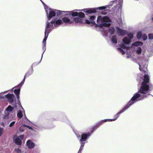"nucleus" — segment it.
Wrapping results in <instances>:
<instances>
[{"mask_svg":"<svg viewBox=\"0 0 153 153\" xmlns=\"http://www.w3.org/2000/svg\"><path fill=\"white\" fill-rule=\"evenodd\" d=\"M147 61L143 59L140 58L138 60L137 63L139 65V69L141 73H143V75L139 74L137 79V80L139 82L143 81L140 88L137 92L134 94L127 105L116 114V118L114 119L115 120L118 118L120 114L124 112L134 103L150 95L149 93V85L148 83L149 81V78L147 73Z\"/></svg>","mask_w":153,"mask_h":153,"instance_id":"1","label":"nucleus"},{"mask_svg":"<svg viewBox=\"0 0 153 153\" xmlns=\"http://www.w3.org/2000/svg\"><path fill=\"white\" fill-rule=\"evenodd\" d=\"M111 20L109 17L106 16H98L96 25L100 27H108L111 23Z\"/></svg>","mask_w":153,"mask_h":153,"instance_id":"2","label":"nucleus"},{"mask_svg":"<svg viewBox=\"0 0 153 153\" xmlns=\"http://www.w3.org/2000/svg\"><path fill=\"white\" fill-rule=\"evenodd\" d=\"M127 36L129 38H128L127 37H124L123 40V41L124 44H123L121 45L120 46V48H117L118 50L123 55L125 53L124 51L121 48H122L123 49H126L127 50H128L129 49V48L127 46V45L130 43L131 40L132 39L133 37V34L131 33H128Z\"/></svg>","mask_w":153,"mask_h":153,"instance_id":"3","label":"nucleus"},{"mask_svg":"<svg viewBox=\"0 0 153 153\" xmlns=\"http://www.w3.org/2000/svg\"><path fill=\"white\" fill-rule=\"evenodd\" d=\"M54 21L52 20L50 22H47L45 32V37L43 40L42 43L43 45V49L44 51L46 49V42L48 37L49 33L53 28Z\"/></svg>","mask_w":153,"mask_h":153,"instance_id":"4","label":"nucleus"},{"mask_svg":"<svg viewBox=\"0 0 153 153\" xmlns=\"http://www.w3.org/2000/svg\"><path fill=\"white\" fill-rule=\"evenodd\" d=\"M42 3H43L48 20H50L52 17L54 16L56 13L60 15L63 14V13L65 12V11H60L51 9L44 4L43 2H42Z\"/></svg>","mask_w":153,"mask_h":153,"instance_id":"5","label":"nucleus"},{"mask_svg":"<svg viewBox=\"0 0 153 153\" xmlns=\"http://www.w3.org/2000/svg\"><path fill=\"white\" fill-rule=\"evenodd\" d=\"M110 5H105L95 8H86L82 10L84 12L88 13H96L97 10H103L107 8H110Z\"/></svg>","mask_w":153,"mask_h":153,"instance_id":"6","label":"nucleus"},{"mask_svg":"<svg viewBox=\"0 0 153 153\" xmlns=\"http://www.w3.org/2000/svg\"><path fill=\"white\" fill-rule=\"evenodd\" d=\"M17 107H18V109H19L17 114V117L20 119L23 117V114H25V111L20 105V102H18L17 104L14 106V108H16Z\"/></svg>","mask_w":153,"mask_h":153,"instance_id":"7","label":"nucleus"},{"mask_svg":"<svg viewBox=\"0 0 153 153\" xmlns=\"http://www.w3.org/2000/svg\"><path fill=\"white\" fill-rule=\"evenodd\" d=\"M143 45L142 42H136L132 44V46H136L137 47L135 48V51L137 54L140 55L142 51L141 48L140 47Z\"/></svg>","mask_w":153,"mask_h":153,"instance_id":"8","label":"nucleus"},{"mask_svg":"<svg viewBox=\"0 0 153 153\" xmlns=\"http://www.w3.org/2000/svg\"><path fill=\"white\" fill-rule=\"evenodd\" d=\"M14 109V108L12 107L10 105H9L6 109L5 111V115L4 118V119H7L11 117L10 114L12 113V111Z\"/></svg>","mask_w":153,"mask_h":153,"instance_id":"9","label":"nucleus"},{"mask_svg":"<svg viewBox=\"0 0 153 153\" xmlns=\"http://www.w3.org/2000/svg\"><path fill=\"white\" fill-rule=\"evenodd\" d=\"M93 132V131H92L91 132H89L87 133H82L81 135V138L79 140L80 142H83L88 139Z\"/></svg>","mask_w":153,"mask_h":153,"instance_id":"10","label":"nucleus"},{"mask_svg":"<svg viewBox=\"0 0 153 153\" xmlns=\"http://www.w3.org/2000/svg\"><path fill=\"white\" fill-rule=\"evenodd\" d=\"M24 138V136L23 135H19L16 138L14 137V142L16 145H20L22 144V140H23Z\"/></svg>","mask_w":153,"mask_h":153,"instance_id":"11","label":"nucleus"},{"mask_svg":"<svg viewBox=\"0 0 153 153\" xmlns=\"http://www.w3.org/2000/svg\"><path fill=\"white\" fill-rule=\"evenodd\" d=\"M112 4L111 5H113L117 8H120L121 7L123 3V0H117L116 1H113Z\"/></svg>","mask_w":153,"mask_h":153,"instance_id":"12","label":"nucleus"},{"mask_svg":"<svg viewBox=\"0 0 153 153\" xmlns=\"http://www.w3.org/2000/svg\"><path fill=\"white\" fill-rule=\"evenodd\" d=\"M116 29L117 34L119 36H124L127 33V32L126 30L121 29L118 27H116Z\"/></svg>","mask_w":153,"mask_h":153,"instance_id":"13","label":"nucleus"},{"mask_svg":"<svg viewBox=\"0 0 153 153\" xmlns=\"http://www.w3.org/2000/svg\"><path fill=\"white\" fill-rule=\"evenodd\" d=\"M5 97L7 99L9 102L11 103L13 102L14 95L13 94H7L6 95Z\"/></svg>","mask_w":153,"mask_h":153,"instance_id":"14","label":"nucleus"},{"mask_svg":"<svg viewBox=\"0 0 153 153\" xmlns=\"http://www.w3.org/2000/svg\"><path fill=\"white\" fill-rule=\"evenodd\" d=\"M96 16H91L90 18V21L88 20H86V22L87 24H89L90 23L95 24L94 20L96 19Z\"/></svg>","mask_w":153,"mask_h":153,"instance_id":"15","label":"nucleus"},{"mask_svg":"<svg viewBox=\"0 0 153 153\" xmlns=\"http://www.w3.org/2000/svg\"><path fill=\"white\" fill-rule=\"evenodd\" d=\"M27 146L29 149H33L35 146V144L31 140H28L27 142Z\"/></svg>","mask_w":153,"mask_h":153,"instance_id":"16","label":"nucleus"},{"mask_svg":"<svg viewBox=\"0 0 153 153\" xmlns=\"http://www.w3.org/2000/svg\"><path fill=\"white\" fill-rule=\"evenodd\" d=\"M62 20L63 23H65L67 24H71L72 22V21L71 20L69 19L66 17H64L62 18Z\"/></svg>","mask_w":153,"mask_h":153,"instance_id":"17","label":"nucleus"},{"mask_svg":"<svg viewBox=\"0 0 153 153\" xmlns=\"http://www.w3.org/2000/svg\"><path fill=\"white\" fill-rule=\"evenodd\" d=\"M54 21V26L55 27H57L59 25L63 24L62 20L61 19H59L55 21Z\"/></svg>","mask_w":153,"mask_h":153,"instance_id":"18","label":"nucleus"},{"mask_svg":"<svg viewBox=\"0 0 153 153\" xmlns=\"http://www.w3.org/2000/svg\"><path fill=\"white\" fill-rule=\"evenodd\" d=\"M65 13H67L68 14H71L72 16H78V12H73V11H67L65 12Z\"/></svg>","mask_w":153,"mask_h":153,"instance_id":"19","label":"nucleus"},{"mask_svg":"<svg viewBox=\"0 0 153 153\" xmlns=\"http://www.w3.org/2000/svg\"><path fill=\"white\" fill-rule=\"evenodd\" d=\"M74 20L76 23H81L82 22V19L78 16L75 18Z\"/></svg>","mask_w":153,"mask_h":153,"instance_id":"20","label":"nucleus"},{"mask_svg":"<svg viewBox=\"0 0 153 153\" xmlns=\"http://www.w3.org/2000/svg\"><path fill=\"white\" fill-rule=\"evenodd\" d=\"M115 31V29L114 28L112 27H110L109 28L108 32L111 34H113Z\"/></svg>","mask_w":153,"mask_h":153,"instance_id":"21","label":"nucleus"},{"mask_svg":"<svg viewBox=\"0 0 153 153\" xmlns=\"http://www.w3.org/2000/svg\"><path fill=\"white\" fill-rule=\"evenodd\" d=\"M81 144V146L80 147V148L79 149V151L78 153H81V151L83 149V148L84 147L85 144V143L84 142H80Z\"/></svg>","mask_w":153,"mask_h":153,"instance_id":"22","label":"nucleus"},{"mask_svg":"<svg viewBox=\"0 0 153 153\" xmlns=\"http://www.w3.org/2000/svg\"><path fill=\"white\" fill-rule=\"evenodd\" d=\"M111 40L113 43L115 44L117 43V37L115 36H113L112 37Z\"/></svg>","mask_w":153,"mask_h":153,"instance_id":"23","label":"nucleus"},{"mask_svg":"<svg viewBox=\"0 0 153 153\" xmlns=\"http://www.w3.org/2000/svg\"><path fill=\"white\" fill-rule=\"evenodd\" d=\"M26 126V125L23 124L22 125V126L19 128V131L21 132H23L25 130L24 127Z\"/></svg>","mask_w":153,"mask_h":153,"instance_id":"24","label":"nucleus"},{"mask_svg":"<svg viewBox=\"0 0 153 153\" xmlns=\"http://www.w3.org/2000/svg\"><path fill=\"white\" fill-rule=\"evenodd\" d=\"M78 16H79L80 18L82 19V18L84 17L85 15L84 13L82 12H80L78 13Z\"/></svg>","mask_w":153,"mask_h":153,"instance_id":"25","label":"nucleus"},{"mask_svg":"<svg viewBox=\"0 0 153 153\" xmlns=\"http://www.w3.org/2000/svg\"><path fill=\"white\" fill-rule=\"evenodd\" d=\"M137 37L138 39H140L141 38L142 36V34L141 32H139L137 35Z\"/></svg>","mask_w":153,"mask_h":153,"instance_id":"26","label":"nucleus"},{"mask_svg":"<svg viewBox=\"0 0 153 153\" xmlns=\"http://www.w3.org/2000/svg\"><path fill=\"white\" fill-rule=\"evenodd\" d=\"M149 38L150 39H153V33H151L149 34Z\"/></svg>","mask_w":153,"mask_h":153,"instance_id":"27","label":"nucleus"},{"mask_svg":"<svg viewBox=\"0 0 153 153\" xmlns=\"http://www.w3.org/2000/svg\"><path fill=\"white\" fill-rule=\"evenodd\" d=\"M20 91V89H18L16 90H14V93L18 95L19 94V92Z\"/></svg>","mask_w":153,"mask_h":153,"instance_id":"28","label":"nucleus"},{"mask_svg":"<svg viewBox=\"0 0 153 153\" xmlns=\"http://www.w3.org/2000/svg\"><path fill=\"white\" fill-rule=\"evenodd\" d=\"M15 121H13L12 122H11L10 124L9 125V127H12L15 124Z\"/></svg>","mask_w":153,"mask_h":153,"instance_id":"29","label":"nucleus"},{"mask_svg":"<svg viewBox=\"0 0 153 153\" xmlns=\"http://www.w3.org/2000/svg\"><path fill=\"white\" fill-rule=\"evenodd\" d=\"M105 120H106L105 122L107 121H112L115 120V119H105Z\"/></svg>","mask_w":153,"mask_h":153,"instance_id":"30","label":"nucleus"},{"mask_svg":"<svg viewBox=\"0 0 153 153\" xmlns=\"http://www.w3.org/2000/svg\"><path fill=\"white\" fill-rule=\"evenodd\" d=\"M106 120H102L98 123V124L99 125H102L103 123L105 122Z\"/></svg>","mask_w":153,"mask_h":153,"instance_id":"31","label":"nucleus"},{"mask_svg":"<svg viewBox=\"0 0 153 153\" xmlns=\"http://www.w3.org/2000/svg\"><path fill=\"white\" fill-rule=\"evenodd\" d=\"M15 150L16 152L17 153H20L21 152V150L19 149H16Z\"/></svg>","mask_w":153,"mask_h":153,"instance_id":"32","label":"nucleus"},{"mask_svg":"<svg viewBox=\"0 0 153 153\" xmlns=\"http://www.w3.org/2000/svg\"><path fill=\"white\" fill-rule=\"evenodd\" d=\"M143 40H145L147 39V37L145 35H144L143 36Z\"/></svg>","mask_w":153,"mask_h":153,"instance_id":"33","label":"nucleus"},{"mask_svg":"<svg viewBox=\"0 0 153 153\" xmlns=\"http://www.w3.org/2000/svg\"><path fill=\"white\" fill-rule=\"evenodd\" d=\"M153 54V51H151L149 54H147V56H148L149 57V56H152Z\"/></svg>","mask_w":153,"mask_h":153,"instance_id":"34","label":"nucleus"},{"mask_svg":"<svg viewBox=\"0 0 153 153\" xmlns=\"http://www.w3.org/2000/svg\"><path fill=\"white\" fill-rule=\"evenodd\" d=\"M3 131V128H0V136L1 135Z\"/></svg>","mask_w":153,"mask_h":153,"instance_id":"35","label":"nucleus"},{"mask_svg":"<svg viewBox=\"0 0 153 153\" xmlns=\"http://www.w3.org/2000/svg\"><path fill=\"white\" fill-rule=\"evenodd\" d=\"M25 127H27V128H29L30 129H31L32 130H33L32 128L31 127H30V126H28L26 125Z\"/></svg>","mask_w":153,"mask_h":153,"instance_id":"36","label":"nucleus"},{"mask_svg":"<svg viewBox=\"0 0 153 153\" xmlns=\"http://www.w3.org/2000/svg\"><path fill=\"white\" fill-rule=\"evenodd\" d=\"M25 78H24V80L22 81V82H21V85H22L24 83V82H25Z\"/></svg>","mask_w":153,"mask_h":153,"instance_id":"37","label":"nucleus"},{"mask_svg":"<svg viewBox=\"0 0 153 153\" xmlns=\"http://www.w3.org/2000/svg\"><path fill=\"white\" fill-rule=\"evenodd\" d=\"M16 95V97H17V98L18 99H19V94H18V95Z\"/></svg>","mask_w":153,"mask_h":153,"instance_id":"38","label":"nucleus"},{"mask_svg":"<svg viewBox=\"0 0 153 153\" xmlns=\"http://www.w3.org/2000/svg\"><path fill=\"white\" fill-rule=\"evenodd\" d=\"M7 91H5L3 93H7Z\"/></svg>","mask_w":153,"mask_h":153,"instance_id":"39","label":"nucleus"},{"mask_svg":"<svg viewBox=\"0 0 153 153\" xmlns=\"http://www.w3.org/2000/svg\"><path fill=\"white\" fill-rule=\"evenodd\" d=\"M77 138H78V139H79V138H80V137H79L78 135H77Z\"/></svg>","mask_w":153,"mask_h":153,"instance_id":"40","label":"nucleus"},{"mask_svg":"<svg viewBox=\"0 0 153 153\" xmlns=\"http://www.w3.org/2000/svg\"><path fill=\"white\" fill-rule=\"evenodd\" d=\"M102 14H106V13H102Z\"/></svg>","mask_w":153,"mask_h":153,"instance_id":"41","label":"nucleus"},{"mask_svg":"<svg viewBox=\"0 0 153 153\" xmlns=\"http://www.w3.org/2000/svg\"><path fill=\"white\" fill-rule=\"evenodd\" d=\"M127 57V58H128L130 57L129 56H128Z\"/></svg>","mask_w":153,"mask_h":153,"instance_id":"42","label":"nucleus"},{"mask_svg":"<svg viewBox=\"0 0 153 153\" xmlns=\"http://www.w3.org/2000/svg\"><path fill=\"white\" fill-rule=\"evenodd\" d=\"M43 53L42 54V56L41 59H42V55H43Z\"/></svg>","mask_w":153,"mask_h":153,"instance_id":"43","label":"nucleus"},{"mask_svg":"<svg viewBox=\"0 0 153 153\" xmlns=\"http://www.w3.org/2000/svg\"><path fill=\"white\" fill-rule=\"evenodd\" d=\"M27 74H25V76H27Z\"/></svg>","mask_w":153,"mask_h":153,"instance_id":"44","label":"nucleus"},{"mask_svg":"<svg viewBox=\"0 0 153 153\" xmlns=\"http://www.w3.org/2000/svg\"><path fill=\"white\" fill-rule=\"evenodd\" d=\"M25 118H26V119H27V117H25Z\"/></svg>","mask_w":153,"mask_h":153,"instance_id":"45","label":"nucleus"},{"mask_svg":"<svg viewBox=\"0 0 153 153\" xmlns=\"http://www.w3.org/2000/svg\"><path fill=\"white\" fill-rule=\"evenodd\" d=\"M152 20H153V18H152Z\"/></svg>","mask_w":153,"mask_h":153,"instance_id":"46","label":"nucleus"}]
</instances>
